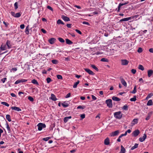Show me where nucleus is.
Returning <instances> with one entry per match:
<instances>
[{
  "mask_svg": "<svg viewBox=\"0 0 153 153\" xmlns=\"http://www.w3.org/2000/svg\"><path fill=\"white\" fill-rule=\"evenodd\" d=\"M12 110H14L17 111H21V109L19 108L16 106H13L11 107Z\"/></svg>",
  "mask_w": 153,
  "mask_h": 153,
  "instance_id": "11",
  "label": "nucleus"
},
{
  "mask_svg": "<svg viewBox=\"0 0 153 153\" xmlns=\"http://www.w3.org/2000/svg\"><path fill=\"white\" fill-rule=\"evenodd\" d=\"M122 108L123 110L127 111L128 109V107L127 105H125L123 106Z\"/></svg>",
  "mask_w": 153,
  "mask_h": 153,
  "instance_id": "26",
  "label": "nucleus"
},
{
  "mask_svg": "<svg viewBox=\"0 0 153 153\" xmlns=\"http://www.w3.org/2000/svg\"><path fill=\"white\" fill-rule=\"evenodd\" d=\"M7 79V78H3L1 79V81L3 83H4L5 82L6 80Z\"/></svg>",
  "mask_w": 153,
  "mask_h": 153,
  "instance_id": "54",
  "label": "nucleus"
},
{
  "mask_svg": "<svg viewBox=\"0 0 153 153\" xmlns=\"http://www.w3.org/2000/svg\"><path fill=\"white\" fill-rule=\"evenodd\" d=\"M62 105L64 108L68 107L69 106V104L66 102V101L64 102L63 103H62Z\"/></svg>",
  "mask_w": 153,
  "mask_h": 153,
  "instance_id": "19",
  "label": "nucleus"
},
{
  "mask_svg": "<svg viewBox=\"0 0 153 153\" xmlns=\"http://www.w3.org/2000/svg\"><path fill=\"white\" fill-rule=\"evenodd\" d=\"M120 79L122 84L125 87H126L127 83L125 80L122 77H120Z\"/></svg>",
  "mask_w": 153,
  "mask_h": 153,
  "instance_id": "8",
  "label": "nucleus"
},
{
  "mask_svg": "<svg viewBox=\"0 0 153 153\" xmlns=\"http://www.w3.org/2000/svg\"><path fill=\"white\" fill-rule=\"evenodd\" d=\"M52 62L54 64H57L59 62V61L56 59H53L51 60Z\"/></svg>",
  "mask_w": 153,
  "mask_h": 153,
  "instance_id": "28",
  "label": "nucleus"
},
{
  "mask_svg": "<svg viewBox=\"0 0 153 153\" xmlns=\"http://www.w3.org/2000/svg\"><path fill=\"white\" fill-rule=\"evenodd\" d=\"M75 30V31H76V32H77L78 33H79V34H82V32H81V31L80 30H78V29H76V30Z\"/></svg>",
  "mask_w": 153,
  "mask_h": 153,
  "instance_id": "56",
  "label": "nucleus"
},
{
  "mask_svg": "<svg viewBox=\"0 0 153 153\" xmlns=\"http://www.w3.org/2000/svg\"><path fill=\"white\" fill-rule=\"evenodd\" d=\"M10 42V41L9 40H7L6 42V44L7 45L8 48H10L11 47Z\"/></svg>",
  "mask_w": 153,
  "mask_h": 153,
  "instance_id": "16",
  "label": "nucleus"
},
{
  "mask_svg": "<svg viewBox=\"0 0 153 153\" xmlns=\"http://www.w3.org/2000/svg\"><path fill=\"white\" fill-rule=\"evenodd\" d=\"M127 21V18H124L123 19H120V22H124V21Z\"/></svg>",
  "mask_w": 153,
  "mask_h": 153,
  "instance_id": "50",
  "label": "nucleus"
},
{
  "mask_svg": "<svg viewBox=\"0 0 153 153\" xmlns=\"http://www.w3.org/2000/svg\"><path fill=\"white\" fill-rule=\"evenodd\" d=\"M84 70L88 73L89 74L93 75H94V74L93 73V72L91 70H90L88 68H85Z\"/></svg>",
  "mask_w": 153,
  "mask_h": 153,
  "instance_id": "9",
  "label": "nucleus"
},
{
  "mask_svg": "<svg viewBox=\"0 0 153 153\" xmlns=\"http://www.w3.org/2000/svg\"><path fill=\"white\" fill-rule=\"evenodd\" d=\"M68 120L67 117H65L64 119V123H66Z\"/></svg>",
  "mask_w": 153,
  "mask_h": 153,
  "instance_id": "55",
  "label": "nucleus"
},
{
  "mask_svg": "<svg viewBox=\"0 0 153 153\" xmlns=\"http://www.w3.org/2000/svg\"><path fill=\"white\" fill-rule=\"evenodd\" d=\"M138 69L142 71H143L144 70V68L143 66L141 65H139L138 66Z\"/></svg>",
  "mask_w": 153,
  "mask_h": 153,
  "instance_id": "35",
  "label": "nucleus"
},
{
  "mask_svg": "<svg viewBox=\"0 0 153 153\" xmlns=\"http://www.w3.org/2000/svg\"><path fill=\"white\" fill-rule=\"evenodd\" d=\"M20 83V79H18L15 82V84H17Z\"/></svg>",
  "mask_w": 153,
  "mask_h": 153,
  "instance_id": "59",
  "label": "nucleus"
},
{
  "mask_svg": "<svg viewBox=\"0 0 153 153\" xmlns=\"http://www.w3.org/2000/svg\"><path fill=\"white\" fill-rule=\"evenodd\" d=\"M136 91H136V86L135 85V86L134 87V88L133 90L131 92V93H132V94H135L136 93Z\"/></svg>",
  "mask_w": 153,
  "mask_h": 153,
  "instance_id": "41",
  "label": "nucleus"
},
{
  "mask_svg": "<svg viewBox=\"0 0 153 153\" xmlns=\"http://www.w3.org/2000/svg\"><path fill=\"white\" fill-rule=\"evenodd\" d=\"M85 108V106L79 105V106H78L77 107V109H84Z\"/></svg>",
  "mask_w": 153,
  "mask_h": 153,
  "instance_id": "36",
  "label": "nucleus"
},
{
  "mask_svg": "<svg viewBox=\"0 0 153 153\" xmlns=\"http://www.w3.org/2000/svg\"><path fill=\"white\" fill-rule=\"evenodd\" d=\"M91 96L92 99L93 100H95L97 99V98L94 95H92Z\"/></svg>",
  "mask_w": 153,
  "mask_h": 153,
  "instance_id": "60",
  "label": "nucleus"
},
{
  "mask_svg": "<svg viewBox=\"0 0 153 153\" xmlns=\"http://www.w3.org/2000/svg\"><path fill=\"white\" fill-rule=\"evenodd\" d=\"M62 19L65 21L68 22L70 21V18L66 16H62Z\"/></svg>",
  "mask_w": 153,
  "mask_h": 153,
  "instance_id": "12",
  "label": "nucleus"
},
{
  "mask_svg": "<svg viewBox=\"0 0 153 153\" xmlns=\"http://www.w3.org/2000/svg\"><path fill=\"white\" fill-rule=\"evenodd\" d=\"M6 118L9 122H10L11 121V117L10 115H6Z\"/></svg>",
  "mask_w": 153,
  "mask_h": 153,
  "instance_id": "27",
  "label": "nucleus"
},
{
  "mask_svg": "<svg viewBox=\"0 0 153 153\" xmlns=\"http://www.w3.org/2000/svg\"><path fill=\"white\" fill-rule=\"evenodd\" d=\"M66 42L67 44L68 45H71L73 43V42L69 39H65Z\"/></svg>",
  "mask_w": 153,
  "mask_h": 153,
  "instance_id": "20",
  "label": "nucleus"
},
{
  "mask_svg": "<svg viewBox=\"0 0 153 153\" xmlns=\"http://www.w3.org/2000/svg\"><path fill=\"white\" fill-rule=\"evenodd\" d=\"M146 135L144 134L142 137H140L139 138V140L140 142H143L146 138Z\"/></svg>",
  "mask_w": 153,
  "mask_h": 153,
  "instance_id": "10",
  "label": "nucleus"
},
{
  "mask_svg": "<svg viewBox=\"0 0 153 153\" xmlns=\"http://www.w3.org/2000/svg\"><path fill=\"white\" fill-rule=\"evenodd\" d=\"M138 144L137 143L135 144L131 148V150H133L136 148H137L138 147Z\"/></svg>",
  "mask_w": 153,
  "mask_h": 153,
  "instance_id": "24",
  "label": "nucleus"
},
{
  "mask_svg": "<svg viewBox=\"0 0 153 153\" xmlns=\"http://www.w3.org/2000/svg\"><path fill=\"white\" fill-rule=\"evenodd\" d=\"M79 82L80 81L79 80H78L77 82H76L75 83L73 86V88H76L77 87V85L79 83Z\"/></svg>",
  "mask_w": 153,
  "mask_h": 153,
  "instance_id": "25",
  "label": "nucleus"
},
{
  "mask_svg": "<svg viewBox=\"0 0 153 153\" xmlns=\"http://www.w3.org/2000/svg\"><path fill=\"white\" fill-rule=\"evenodd\" d=\"M0 49L2 51H4L5 50V46L2 45L0 47Z\"/></svg>",
  "mask_w": 153,
  "mask_h": 153,
  "instance_id": "43",
  "label": "nucleus"
},
{
  "mask_svg": "<svg viewBox=\"0 0 153 153\" xmlns=\"http://www.w3.org/2000/svg\"><path fill=\"white\" fill-rule=\"evenodd\" d=\"M104 144L105 145H108L110 144V140L108 137L106 138L104 140Z\"/></svg>",
  "mask_w": 153,
  "mask_h": 153,
  "instance_id": "13",
  "label": "nucleus"
},
{
  "mask_svg": "<svg viewBox=\"0 0 153 153\" xmlns=\"http://www.w3.org/2000/svg\"><path fill=\"white\" fill-rule=\"evenodd\" d=\"M91 66L95 70L97 71H99L98 69L94 65H91Z\"/></svg>",
  "mask_w": 153,
  "mask_h": 153,
  "instance_id": "32",
  "label": "nucleus"
},
{
  "mask_svg": "<svg viewBox=\"0 0 153 153\" xmlns=\"http://www.w3.org/2000/svg\"><path fill=\"white\" fill-rule=\"evenodd\" d=\"M29 25H28L27 27H26L25 30V32L26 34H28L29 33Z\"/></svg>",
  "mask_w": 153,
  "mask_h": 153,
  "instance_id": "31",
  "label": "nucleus"
},
{
  "mask_svg": "<svg viewBox=\"0 0 153 153\" xmlns=\"http://www.w3.org/2000/svg\"><path fill=\"white\" fill-rule=\"evenodd\" d=\"M57 23L58 25H64V22L61 20L60 19H59L57 20Z\"/></svg>",
  "mask_w": 153,
  "mask_h": 153,
  "instance_id": "21",
  "label": "nucleus"
},
{
  "mask_svg": "<svg viewBox=\"0 0 153 153\" xmlns=\"http://www.w3.org/2000/svg\"><path fill=\"white\" fill-rule=\"evenodd\" d=\"M41 30L44 33H47V31L43 29H42Z\"/></svg>",
  "mask_w": 153,
  "mask_h": 153,
  "instance_id": "62",
  "label": "nucleus"
},
{
  "mask_svg": "<svg viewBox=\"0 0 153 153\" xmlns=\"http://www.w3.org/2000/svg\"><path fill=\"white\" fill-rule=\"evenodd\" d=\"M131 71L132 73L134 74L136 73V69H133L131 70Z\"/></svg>",
  "mask_w": 153,
  "mask_h": 153,
  "instance_id": "53",
  "label": "nucleus"
},
{
  "mask_svg": "<svg viewBox=\"0 0 153 153\" xmlns=\"http://www.w3.org/2000/svg\"><path fill=\"white\" fill-rule=\"evenodd\" d=\"M18 4L17 2H16L14 4V6L15 7V9H17L18 8Z\"/></svg>",
  "mask_w": 153,
  "mask_h": 153,
  "instance_id": "46",
  "label": "nucleus"
},
{
  "mask_svg": "<svg viewBox=\"0 0 153 153\" xmlns=\"http://www.w3.org/2000/svg\"><path fill=\"white\" fill-rule=\"evenodd\" d=\"M31 82L33 84L36 85H39V83L37 81V80L35 79H33L31 81Z\"/></svg>",
  "mask_w": 153,
  "mask_h": 153,
  "instance_id": "23",
  "label": "nucleus"
},
{
  "mask_svg": "<svg viewBox=\"0 0 153 153\" xmlns=\"http://www.w3.org/2000/svg\"><path fill=\"white\" fill-rule=\"evenodd\" d=\"M56 40L55 38H52L48 40V42L50 44H53L55 42Z\"/></svg>",
  "mask_w": 153,
  "mask_h": 153,
  "instance_id": "7",
  "label": "nucleus"
},
{
  "mask_svg": "<svg viewBox=\"0 0 153 153\" xmlns=\"http://www.w3.org/2000/svg\"><path fill=\"white\" fill-rule=\"evenodd\" d=\"M28 100H29L31 102H33L34 101L33 98L31 96H29L28 98Z\"/></svg>",
  "mask_w": 153,
  "mask_h": 153,
  "instance_id": "42",
  "label": "nucleus"
},
{
  "mask_svg": "<svg viewBox=\"0 0 153 153\" xmlns=\"http://www.w3.org/2000/svg\"><path fill=\"white\" fill-rule=\"evenodd\" d=\"M143 51V50L142 48H138V49L137 50V52L139 53H141Z\"/></svg>",
  "mask_w": 153,
  "mask_h": 153,
  "instance_id": "48",
  "label": "nucleus"
},
{
  "mask_svg": "<svg viewBox=\"0 0 153 153\" xmlns=\"http://www.w3.org/2000/svg\"><path fill=\"white\" fill-rule=\"evenodd\" d=\"M80 117L84 119L85 117V115L84 114H82L80 115Z\"/></svg>",
  "mask_w": 153,
  "mask_h": 153,
  "instance_id": "64",
  "label": "nucleus"
},
{
  "mask_svg": "<svg viewBox=\"0 0 153 153\" xmlns=\"http://www.w3.org/2000/svg\"><path fill=\"white\" fill-rule=\"evenodd\" d=\"M50 138H51V137H47L44 138H43L42 139L43 140L45 141H48Z\"/></svg>",
  "mask_w": 153,
  "mask_h": 153,
  "instance_id": "44",
  "label": "nucleus"
},
{
  "mask_svg": "<svg viewBox=\"0 0 153 153\" xmlns=\"http://www.w3.org/2000/svg\"><path fill=\"white\" fill-rule=\"evenodd\" d=\"M140 133V131L138 129H137L134 131L132 133V135L133 136L136 137Z\"/></svg>",
  "mask_w": 153,
  "mask_h": 153,
  "instance_id": "5",
  "label": "nucleus"
},
{
  "mask_svg": "<svg viewBox=\"0 0 153 153\" xmlns=\"http://www.w3.org/2000/svg\"><path fill=\"white\" fill-rule=\"evenodd\" d=\"M25 26L24 24H22L20 25V27L22 29H24L25 28Z\"/></svg>",
  "mask_w": 153,
  "mask_h": 153,
  "instance_id": "58",
  "label": "nucleus"
},
{
  "mask_svg": "<svg viewBox=\"0 0 153 153\" xmlns=\"http://www.w3.org/2000/svg\"><path fill=\"white\" fill-rule=\"evenodd\" d=\"M121 65H126L128 64L129 61L126 59L121 60Z\"/></svg>",
  "mask_w": 153,
  "mask_h": 153,
  "instance_id": "6",
  "label": "nucleus"
},
{
  "mask_svg": "<svg viewBox=\"0 0 153 153\" xmlns=\"http://www.w3.org/2000/svg\"><path fill=\"white\" fill-rule=\"evenodd\" d=\"M153 71L152 70H149L148 71V76L149 77L153 74Z\"/></svg>",
  "mask_w": 153,
  "mask_h": 153,
  "instance_id": "15",
  "label": "nucleus"
},
{
  "mask_svg": "<svg viewBox=\"0 0 153 153\" xmlns=\"http://www.w3.org/2000/svg\"><path fill=\"white\" fill-rule=\"evenodd\" d=\"M153 96V93H150L146 97V99L151 98Z\"/></svg>",
  "mask_w": 153,
  "mask_h": 153,
  "instance_id": "39",
  "label": "nucleus"
},
{
  "mask_svg": "<svg viewBox=\"0 0 153 153\" xmlns=\"http://www.w3.org/2000/svg\"><path fill=\"white\" fill-rule=\"evenodd\" d=\"M71 25L70 24H67L66 25L67 27L69 28H71Z\"/></svg>",
  "mask_w": 153,
  "mask_h": 153,
  "instance_id": "63",
  "label": "nucleus"
},
{
  "mask_svg": "<svg viewBox=\"0 0 153 153\" xmlns=\"http://www.w3.org/2000/svg\"><path fill=\"white\" fill-rule=\"evenodd\" d=\"M112 99L115 101H119L120 100V99L117 97L113 96L112 97Z\"/></svg>",
  "mask_w": 153,
  "mask_h": 153,
  "instance_id": "18",
  "label": "nucleus"
},
{
  "mask_svg": "<svg viewBox=\"0 0 153 153\" xmlns=\"http://www.w3.org/2000/svg\"><path fill=\"white\" fill-rule=\"evenodd\" d=\"M6 127H7V130L9 131H10V126H9V125L8 124V123L7 121H6ZM8 132L9 133V132Z\"/></svg>",
  "mask_w": 153,
  "mask_h": 153,
  "instance_id": "37",
  "label": "nucleus"
},
{
  "mask_svg": "<svg viewBox=\"0 0 153 153\" xmlns=\"http://www.w3.org/2000/svg\"><path fill=\"white\" fill-rule=\"evenodd\" d=\"M120 133V131L117 130L114 131L112 132L110 134V136L111 137H114Z\"/></svg>",
  "mask_w": 153,
  "mask_h": 153,
  "instance_id": "4",
  "label": "nucleus"
},
{
  "mask_svg": "<svg viewBox=\"0 0 153 153\" xmlns=\"http://www.w3.org/2000/svg\"><path fill=\"white\" fill-rule=\"evenodd\" d=\"M51 99L54 101H56L57 100L56 96L53 94H51Z\"/></svg>",
  "mask_w": 153,
  "mask_h": 153,
  "instance_id": "14",
  "label": "nucleus"
},
{
  "mask_svg": "<svg viewBox=\"0 0 153 153\" xmlns=\"http://www.w3.org/2000/svg\"><path fill=\"white\" fill-rule=\"evenodd\" d=\"M27 81V80L23 79H20V83L26 82Z\"/></svg>",
  "mask_w": 153,
  "mask_h": 153,
  "instance_id": "51",
  "label": "nucleus"
},
{
  "mask_svg": "<svg viewBox=\"0 0 153 153\" xmlns=\"http://www.w3.org/2000/svg\"><path fill=\"white\" fill-rule=\"evenodd\" d=\"M21 15V14L20 13H17L15 14V15L14 17L16 18H19L20 17Z\"/></svg>",
  "mask_w": 153,
  "mask_h": 153,
  "instance_id": "33",
  "label": "nucleus"
},
{
  "mask_svg": "<svg viewBox=\"0 0 153 153\" xmlns=\"http://www.w3.org/2000/svg\"><path fill=\"white\" fill-rule=\"evenodd\" d=\"M135 17V16H131V17H127V21H128L129 20L133 19Z\"/></svg>",
  "mask_w": 153,
  "mask_h": 153,
  "instance_id": "52",
  "label": "nucleus"
},
{
  "mask_svg": "<svg viewBox=\"0 0 153 153\" xmlns=\"http://www.w3.org/2000/svg\"><path fill=\"white\" fill-rule=\"evenodd\" d=\"M136 96H134L132 98L130 99V100L131 101H134V102L136 100Z\"/></svg>",
  "mask_w": 153,
  "mask_h": 153,
  "instance_id": "38",
  "label": "nucleus"
},
{
  "mask_svg": "<svg viewBox=\"0 0 153 153\" xmlns=\"http://www.w3.org/2000/svg\"><path fill=\"white\" fill-rule=\"evenodd\" d=\"M59 41L61 43H64L65 41L61 37H59L58 39Z\"/></svg>",
  "mask_w": 153,
  "mask_h": 153,
  "instance_id": "34",
  "label": "nucleus"
},
{
  "mask_svg": "<svg viewBox=\"0 0 153 153\" xmlns=\"http://www.w3.org/2000/svg\"><path fill=\"white\" fill-rule=\"evenodd\" d=\"M152 105V100H149L147 103L148 106H151Z\"/></svg>",
  "mask_w": 153,
  "mask_h": 153,
  "instance_id": "22",
  "label": "nucleus"
},
{
  "mask_svg": "<svg viewBox=\"0 0 153 153\" xmlns=\"http://www.w3.org/2000/svg\"><path fill=\"white\" fill-rule=\"evenodd\" d=\"M37 126L38 127V129L39 131L42 130L43 128H45L46 127V126L45 124L42 123H38Z\"/></svg>",
  "mask_w": 153,
  "mask_h": 153,
  "instance_id": "3",
  "label": "nucleus"
},
{
  "mask_svg": "<svg viewBox=\"0 0 153 153\" xmlns=\"http://www.w3.org/2000/svg\"><path fill=\"white\" fill-rule=\"evenodd\" d=\"M132 122H133L132 123L133 125L137 124L138 123V119L137 118L134 119L133 120Z\"/></svg>",
  "mask_w": 153,
  "mask_h": 153,
  "instance_id": "29",
  "label": "nucleus"
},
{
  "mask_svg": "<svg viewBox=\"0 0 153 153\" xmlns=\"http://www.w3.org/2000/svg\"><path fill=\"white\" fill-rule=\"evenodd\" d=\"M47 8L50 10H51V11H53V8L51 7V6H47Z\"/></svg>",
  "mask_w": 153,
  "mask_h": 153,
  "instance_id": "61",
  "label": "nucleus"
},
{
  "mask_svg": "<svg viewBox=\"0 0 153 153\" xmlns=\"http://www.w3.org/2000/svg\"><path fill=\"white\" fill-rule=\"evenodd\" d=\"M57 78L58 79H62V76L60 75H57Z\"/></svg>",
  "mask_w": 153,
  "mask_h": 153,
  "instance_id": "47",
  "label": "nucleus"
},
{
  "mask_svg": "<svg viewBox=\"0 0 153 153\" xmlns=\"http://www.w3.org/2000/svg\"><path fill=\"white\" fill-rule=\"evenodd\" d=\"M46 80L48 83H49L52 81L51 79L49 77L47 78L46 79Z\"/></svg>",
  "mask_w": 153,
  "mask_h": 153,
  "instance_id": "45",
  "label": "nucleus"
},
{
  "mask_svg": "<svg viewBox=\"0 0 153 153\" xmlns=\"http://www.w3.org/2000/svg\"><path fill=\"white\" fill-rule=\"evenodd\" d=\"M126 152V149L122 145L121 146V150L120 153H125Z\"/></svg>",
  "mask_w": 153,
  "mask_h": 153,
  "instance_id": "17",
  "label": "nucleus"
},
{
  "mask_svg": "<svg viewBox=\"0 0 153 153\" xmlns=\"http://www.w3.org/2000/svg\"><path fill=\"white\" fill-rule=\"evenodd\" d=\"M71 96V93H69L67 94L65 96V97L66 98H68L69 97Z\"/></svg>",
  "mask_w": 153,
  "mask_h": 153,
  "instance_id": "57",
  "label": "nucleus"
},
{
  "mask_svg": "<svg viewBox=\"0 0 153 153\" xmlns=\"http://www.w3.org/2000/svg\"><path fill=\"white\" fill-rule=\"evenodd\" d=\"M3 23L6 27H8L9 25V24L8 23L5 22L4 21L3 22Z\"/></svg>",
  "mask_w": 153,
  "mask_h": 153,
  "instance_id": "49",
  "label": "nucleus"
},
{
  "mask_svg": "<svg viewBox=\"0 0 153 153\" xmlns=\"http://www.w3.org/2000/svg\"><path fill=\"white\" fill-rule=\"evenodd\" d=\"M100 61L102 62H108V60L107 59L105 58H102V59H101Z\"/></svg>",
  "mask_w": 153,
  "mask_h": 153,
  "instance_id": "30",
  "label": "nucleus"
},
{
  "mask_svg": "<svg viewBox=\"0 0 153 153\" xmlns=\"http://www.w3.org/2000/svg\"><path fill=\"white\" fill-rule=\"evenodd\" d=\"M105 103L107 104L108 107L110 108L112 107L113 105L112 104V101L111 99L107 100L105 101Z\"/></svg>",
  "mask_w": 153,
  "mask_h": 153,
  "instance_id": "2",
  "label": "nucleus"
},
{
  "mask_svg": "<svg viewBox=\"0 0 153 153\" xmlns=\"http://www.w3.org/2000/svg\"><path fill=\"white\" fill-rule=\"evenodd\" d=\"M123 115V114L120 111L115 112L114 114V117L115 118L119 120H120L121 119Z\"/></svg>",
  "mask_w": 153,
  "mask_h": 153,
  "instance_id": "1",
  "label": "nucleus"
},
{
  "mask_svg": "<svg viewBox=\"0 0 153 153\" xmlns=\"http://www.w3.org/2000/svg\"><path fill=\"white\" fill-rule=\"evenodd\" d=\"M1 104L7 107H8L9 106V105L8 103L5 102H1Z\"/></svg>",
  "mask_w": 153,
  "mask_h": 153,
  "instance_id": "40",
  "label": "nucleus"
}]
</instances>
